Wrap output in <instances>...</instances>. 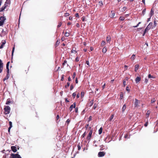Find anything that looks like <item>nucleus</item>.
<instances>
[{
    "label": "nucleus",
    "instance_id": "1",
    "mask_svg": "<svg viewBox=\"0 0 158 158\" xmlns=\"http://www.w3.org/2000/svg\"><path fill=\"white\" fill-rule=\"evenodd\" d=\"M4 113L5 114H9L10 112V107L9 106H5L4 108Z\"/></svg>",
    "mask_w": 158,
    "mask_h": 158
},
{
    "label": "nucleus",
    "instance_id": "2",
    "mask_svg": "<svg viewBox=\"0 0 158 158\" xmlns=\"http://www.w3.org/2000/svg\"><path fill=\"white\" fill-rule=\"evenodd\" d=\"M10 158H22L20 155L18 154H10Z\"/></svg>",
    "mask_w": 158,
    "mask_h": 158
},
{
    "label": "nucleus",
    "instance_id": "3",
    "mask_svg": "<svg viewBox=\"0 0 158 158\" xmlns=\"http://www.w3.org/2000/svg\"><path fill=\"white\" fill-rule=\"evenodd\" d=\"M6 19L5 17L1 16L0 17V26L3 25Z\"/></svg>",
    "mask_w": 158,
    "mask_h": 158
},
{
    "label": "nucleus",
    "instance_id": "4",
    "mask_svg": "<svg viewBox=\"0 0 158 158\" xmlns=\"http://www.w3.org/2000/svg\"><path fill=\"white\" fill-rule=\"evenodd\" d=\"M7 30H5L4 31L3 29L2 30L1 33L0 34V36L1 37H3L5 36L7 33Z\"/></svg>",
    "mask_w": 158,
    "mask_h": 158
},
{
    "label": "nucleus",
    "instance_id": "5",
    "mask_svg": "<svg viewBox=\"0 0 158 158\" xmlns=\"http://www.w3.org/2000/svg\"><path fill=\"white\" fill-rule=\"evenodd\" d=\"M105 152H100L98 154V156L99 157H102L104 156L105 155Z\"/></svg>",
    "mask_w": 158,
    "mask_h": 158
},
{
    "label": "nucleus",
    "instance_id": "6",
    "mask_svg": "<svg viewBox=\"0 0 158 158\" xmlns=\"http://www.w3.org/2000/svg\"><path fill=\"white\" fill-rule=\"evenodd\" d=\"M92 134V130H91L90 131L89 133L88 134V135L86 139L87 140H89L90 139V138L91 137Z\"/></svg>",
    "mask_w": 158,
    "mask_h": 158
},
{
    "label": "nucleus",
    "instance_id": "7",
    "mask_svg": "<svg viewBox=\"0 0 158 158\" xmlns=\"http://www.w3.org/2000/svg\"><path fill=\"white\" fill-rule=\"evenodd\" d=\"M140 103V101L138 100L135 99V102L134 106L135 107H138V104Z\"/></svg>",
    "mask_w": 158,
    "mask_h": 158
},
{
    "label": "nucleus",
    "instance_id": "8",
    "mask_svg": "<svg viewBox=\"0 0 158 158\" xmlns=\"http://www.w3.org/2000/svg\"><path fill=\"white\" fill-rule=\"evenodd\" d=\"M75 107H76V103L74 102L73 103V104L71 105L70 106L69 110H70V111H71L72 110L73 108H75Z\"/></svg>",
    "mask_w": 158,
    "mask_h": 158
},
{
    "label": "nucleus",
    "instance_id": "9",
    "mask_svg": "<svg viewBox=\"0 0 158 158\" xmlns=\"http://www.w3.org/2000/svg\"><path fill=\"white\" fill-rule=\"evenodd\" d=\"M1 43L2 44L0 46V49H2L4 45L6 43V41L5 40H2Z\"/></svg>",
    "mask_w": 158,
    "mask_h": 158
},
{
    "label": "nucleus",
    "instance_id": "10",
    "mask_svg": "<svg viewBox=\"0 0 158 158\" xmlns=\"http://www.w3.org/2000/svg\"><path fill=\"white\" fill-rule=\"evenodd\" d=\"M11 148L12 151L14 152H16L17 151L16 147L15 146H11Z\"/></svg>",
    "mask_w": 158,
    "mask_h": 158
},
{
    "label": "nucleus",
    "instance_id": "11",
    "mask_svg": "<svg viewBox=\"0 0 158 158\" xmlns=\"http://www.w3.org/2000/svg\"><path fill=\"white\" fill-rule=\"evenodd\" d=\"M115 13L114 11L113 10H111L110 12V16L112 18L115 15Z\"/></svg>",
    "mask_w": 158,
    "mask_h": 158
},
{
    "label": "nucleus",
    "instance_id": "12",
    "mask_svg": "<svg viewBox=\"0 0 158 158\" xmlns=\"http://www.w3.org/2000/svg\"><path fill=\"white\" fill-rule=\"evenodd\" d=\"M141 80V78L140 77H138L135 79V81L136 83H139Z\"/></svg>",
    "mask_w": 158,
    "mask_h": 158
},
{
    "label": "nucleus",
    "instance_id": "13",
    "mask_svg": "<svg viewBox=\"0 0 158 158\" xmlns=\"http://www.w3.org/2000/svg\"><path fill=\"white\" fill-rule=\"evenodd\" d=\"M7 6H6V5L4 4V5L0 9V12L3 11Z\"/></svg>",
    "mask_w": 158,
    "mask_h": 158
},
{
    "label": "nucleus",
    "instance_id": "14",
    "mask_svg": "<svg viewBox=\"0 0 158 158\" xmlns=\"http://www.w3.org/2000/svg\"><path fill=\"white\" fill-rule=\"evenodd\" d=\"M152 25V22H150L149 23L147 27L150 30L151 28Z\"/></svg>",
    "mask_w": 158,
    "mask_h": 158
},
{
    "label": "nucleus",
    "instance_id": "15",
    "mask_svg": "<svg viewBox=\"0 0 158 158\" xmlns=\"http://www.w3.org/2000/svg\"><path fill=\"white\" fill-rule=\"evenodd\" d=\"M10 0H6V2H5V5H6V6H7V4H9L10 5Z\"/></svg>",
    "mask_w": 158,
    "mask_h": 158
},
{
    "label": "nucleus",
    "instance_id": "16",
    "mask_svg": "<svg viewBox=\"0 0 158 158\" xmlns=\"http://www.w3.org/2000/svg\"><path fill=\"white\" fill-rule=\"evenodd\" d=\"M94 100H92L89 102V106H91L93 105L94 103Z\"/></svg>",
    "mask_w": 158,
    "mask_h": 158
},
{
    "label": "nucleus",
    "instance_id": "17",
    "mask_svg": "<svg viewBox=\"0 0 158 158\" xmlns=\"http://www.w3.org/2000/svg\"><path fill=\"white\" fill-rule=\"evenodd\" d=\"M139 65L138 64H136L135 66V72H137L139 68Z\"/></svg>",
    "mask_w": 158,
    "mask_h": 158
},
{
    "label": "nucleus",
    "instance_id": "18",
    "mask_svg": "<svg viewBox=\"0 0 158 158\" xmlns=\"http://www.w3.org/2000/svg\"><path fill=\"white\" fill-rule=\"evenodd\" d=\"M77 52L76 50V48H75V49H72L71 50V53H73L74 54H75Z\"/></svg>",
    "mask_w": 158,
    "mask_h": 158
},
{
    "label": "nucleus",
    "instance_id": "19",
    "mask_svg": "<svg viewBox=\"0 0 158 158\" xmlns=\"http://www.w3.org/2000/svg\"><path fill=\"white\" fill-rule=\"evenodd\" d=\"M126 108V105L125 104L123 106V107L122 108V111L123 112H124Z\"/></svg>",
    "mask_w": 158,
    "mask_h": 158
},
{
    "label": "nucleus",
    "instance_id": "20",
    "mask_svg": "<svg viewBox=\"0 0 158 158\" xmlns=\"http://www.w3.org/2000/svg\"><path fill=\"white\" fill-rule=\"evenodd\" d=\"M114 116V114H111L110 117V118L109 119V121H111L112 119L113 118Z\"/></svg>",
    "mask_w": 158,
    "mask_h": 158
},
{
    "label": "nucleus",
    "instance_id": "21",
    "mask_svg": "<svg viewBox=\"0 0 158 158\" xmlns=\"http://www.w3.org/2000/svg\"><path fill=\"white\" fill-rule=\"evenodd\" d=\"M110 36H108L107 37L106 40L107 42H110Z\"/></svg>",
    "mask_w": 158,
    "mask_h": 158
},
{
    "label": "nucleus",
    "instance_id": "22",
    "mask_svg": "<svg viewBox=\"0 0 158 158\" xmlns=\"http://www.w3.org/2000/svg\"><path fill=\"white\" fill-rule=\"evenodd\" d=\"M107 51L106 48L105 47H104L102 50V52L103 53H105Z\"/></svg>",
    "mask_w": 158,
    "mask_h": 158
},
{
    "label": "nucleus",
    "instance_id": "23",
    "mask_svg": "<svg viewBox=\"0 0 158 158\" xmlns=\"http://www.w3.org/2000/svg\"><path fill=\"white\" fill-rule=\"evenodd\" d=\"M150 113V111L149 110H148L147 111V112L146 113V116L147 118H148L149 115Z\"/></svg>",
    "mask_w": 158,
    "mask_h": 158
},
{
    "label": "nucleus",
    "instance_id": "24",
    "mask_svg": "<svg viewBox=\"0 0 158 158\" xmlns=\"http://www.w3.org/2000/svg\"><path fill=\"white\" fill-rule=\"evenodd\" d=\"M9 77V74H7L6 76V77H5L3 79V81H5V80H7L8 79Z\"/></svg>",
    "mask_w": 158,
    "mask_h": 158
},
{
    "label": "nucleus",
    "instance_id": "25",
    "mask_svg": "<svg viewBox=\"0 0 158 158\" xmlns=\"http://www.w3.org/2000/svg\"><path fill=\"white\" fill-rule=\"evenodd\" d=\"M11 102L10 101V99H8L6 101V104L9 105L10 103Z\"/></svg>",
    "mask_w": 158,
    "mask_h": 158
},
{
    "label": "nucleus",
    "instance_id": "26",
    "mask_svg": "<svg viewBox=\"0 0 158 158\" xmlns=\"http://www.w3.org/2000/svg\"><path fill=\"white\" fill-rule=\"evenodd\" d=\"M70 33L69 32H66L64 34V36L65 37H68Z\"/></svg>",
    "mask_w": 158,
    "mask_h": 158
},
{
    "label": "nucleus",
    "instance_id": "27",
    "mask_svg": "<svg viewBox=\"0 0 158 158\" xmlns=\"http://www.w3.org/2000/svg\"><path fill=\"white\" fill-rule=\"evenodd\" d=\"M154 14V12L152 10V9H151L150 12V16L151 17Z\"/></svg>",
    "mask_w": 158,
    "mask_h": 158
},
{
    "label": "nucleus",
    "instance_id": "28",
    "mask_svg": "<svg viewBox=\"0 0 158 158\" xmlns=\"http://www.w3.org/2000/svg\"><path fill=\"white\" fill-rule=\"evenodd\" d=\"M102 127L100 128L98 131V133L99 135L101 134L102 132Z\"/></svg>",
    "mask_w": 158,
    "mask_h": 158
},
{
    "label": "nucleus",
    "instance_id": "29",
    "mask_svg": "<svg viewBox=\"0 0 158 158\" xmlns=\"http://www.w3.org/2000/svg\"><path fill=\"white\" fill-rule=\"evenodd\" d=\"M125 18L124 17L120 16L119 18V20L121 21H123L124 20Z\"/></svg>",
    "mask_w": 158,
    "mask_h": 158
},
{
    "label": "nucleus",
    "instance_id": "30",
    "mask_svg": "<svg viewBox=\"0 0 158 158\" xmlns=\"http://www.w3.org/2000/svg\"><path fill=\"white\" fill-rule=\"evenodd\" d=\"M106 44V43L104 41H102V42L101 44V46H104Z\"/></svg>",
    "mask_w": 158,
    "mask_h": 158
},
{
    "label": "nucleus",
    "instance_id": "31",
    "mask_svg": "<svg viewBox=\"0 0 158 158\" xmlns=\"http://www.w3.org/2000/svg\"><path fill=\"white\" fill-rule=\"evenodd\" d=\"M135 54H133L131 57V59L132 60H134L135 59Z\"/></svg>",
    "mask_w": 158,
    "mask_h": 158
},
{
    "label": "nucleus",
    "instance_id": "32",
    "mask_svg": "<svg viewBox=\"0 0 158 158\" xmlns=\"http://www.w3.org/2000/svg\"><path fill=\"white\" fill-rule=\"evenodd\" d=\"M148 77L149 78H155V77H154L153 76H152L150 74H148Z\"/></svg>",
    "mask_w": 158,
    "mask_h": 158
},
{
    "label": "nucleus",
    "instance_id": "33",
    "mask_svg": "<svg viewBox=\"0 0 158 158\" xmlns=\"http://www.w3.org/2000/svg\"><path fill=\"white\" fill-rule=\"evenodd\" d=\"M15 49V46H14L13 47V49H12V55H11L12 57V56L13 55V53H14V52Z\"/></svg>",
    "mask_w": 158,
    "mask_h": 158
},
{
    "label": "nucleus",
    "instance_id": "34",
    "mask_svg": "<svg viewBox=\"0 0 158 158\" xmlns=\"http://www.w3.org/2000/svg\"><path fill=\"white\" fill-rule=\"evenodd\" d=\"M0 67H3V63L1 60H0Z\"/></svg>",
    "mask_w": 158,
    "mask_h": 158
},
{
    "label": "nucleus",
    "instance_id": "35",
    "mask_svg": "<svg viewBox=\"0 0 158 158\" xmlns=\"http://www.w3.org/2000/svg\"><path fill=\"white\" fill-rule=\"evenodd\" d=\"M60 40H58L56 41V46H58L59 45V44H60Z\"/></svg>",
    "mask_w": 158,
    "mask_h": 158
},
{
    "label": "nucleus",
    "instance_id": "36",
    "mask_svg": "<svg viewBox=\"0 0 158 158\" xmlns=\"http://www.w3.org/2000/svg\"><path fill=\"white\" fill-rule=\"evenodd\" d=\"M70 83L69 82H67V85H65V88H67L70 85Z\"/></svg>",
    "mask_w": 158,
    "mask_h": 158
},
{
    "label": "nucleus",
    "instance_id": "37",
    "mask_svg": "<svg viewBox=\"0 0 158 158\" xmlns=\"http://www.w3.org/2000/svg\"><path fill=\"white\" fill-rule=\"evenodd\" d=\"M62 24V22H60L59 23L58 25H57V27L59 28V27H60L61 26Z\"/></svg>",
    "mask_w": 158,
    "mask_h": 158
},
{
    "label": "nucleus",
    "instance_id": "38",
    "mask_svg": "<svg viewBox=\"0 0 158 158\" xmlns=\"http://www.w3.org/2000/svg\"><path fill=\"white\" fill-rule=\"evenodd\" d=\"M70 122V120L69 119H68L66 121V123L67 124V125H68L69 124V123Z\"/></svg>",
    "mask_w": 158,
    "mask_h": 158
},
{
    "label": "nucleus",
    "instance_id": "39",
    "mask_svg": "<svg viewBox=\"0 0 158 158\" xmlns=\"http://www.w3.org/2000/svg\"><path fill=\"white\" fill-rule=\"evenodd\" d=\"M98 4L100 6H102L103 3L102 1H100L98 2Z\"/></svg>",
    "mask_w": 158,
    "mask_h": 158
},
{
    "label": "nucleus",
    "instance_id": "40",
    "mask_svg": "<svg viewBox=\"0 0 158 158\" xmlns=\"http://www.w3.org/2000/svg\"><path fill=\"white\" fill-rule=\"evenodd\" d=\"M78 149V150H80L81 149V147L80 145V143H79L77 145Z\"/></svg>",
    "mask_w": 158,
    "mask_h": 158
},
{
    "label": "nucleus",
    "instance_id": "41",
    "mask_svg": "<svg viewBox=\"0 0 158 158\" xmlns=\"http://www.w3.org/2000/svg\"><path fill=\"white\" fill-rule=\"evenodd\" d=\"M86 132H85L83 134L81 135V137L83 138H84L85 136L86 135Z\"/></svg>",
    "mask_w": 158,
    "mask_h": 158
},
{
    "label": "nucleus",
    "instance_id": "42",
    "mask_svg": "<svg viewBox=\"0 0 158 158\" xmlns=\"http://www.w3.org/2000/svg\"><path fill=\"white\" fill-rule=\"evenodd\" d=\"M126 80L124 79L123 81V84L124 86V87H125L126 85Z\"/></svg>",
    "mask_w": 158,
    "mask_h": 158
},
{
    "label": "nucleus",
    "instance_id": "43",
    "mask_svg": "<svg viewBox=\"0 0 158 158\" xmlns=\"http://www.w3.org/2000/svg\"><path fill=\"white\" fill-rule=\"evenodd\" d=\"M69 14L68 13H66L64 14V16L65 17L69 16Z\"/></svg>",
    "mask_w": 158,
    "mask_h": 158
},
{
    "label": "nucleus",
    "instance_id": "44",
    "mask_svg": "<svg viewBox=\"0 0 158 158\" xmlns=\"http://www.w3.org/2000/svg\"><path fill=\"white\" fill-rule=\"evenodd\" d=\"M76 94L75 92L73 93L72 94V96L73 97V98H75V96H76Z\"/></svg>",
    "mask_w": 158,
    "mask_h": 158
},
{
    "label": "nucleus",
    "instance_id": "45",
    "mask_svg": "<svg viewBox=\"0 0 158 158\" xmlns=\"http://www.w3.org/2000/svg\"><path fill=\"white\" fill-rule=\"evenodd\" d=\"M9 64H10L9 61L7 62L6 64V68H9Z\"/></svg>",
    "mask_w": 158,
    "mask_h": 158
},
{
    "label": "nucleus",
    "instance_id": "46",
    "mask_svg": "<svg viewBox=\"0 0 158 158\" xmlns=\"http://www.w3.org/2000/svg\"><path fill=\"white\" fill-rule=\"evenodd\" d=\"M64 75L63 74L61 76V80H60L61 81H63V80L64 79Z\"/></svg>",
    "mask_w": 158,
    "mask_h": 158
},
{
    "label": "nucleus",
    "instance_id": "47",
    "mask_svg": "<svg viewBox=\"0 0 158 158\" xmlns=\"http://www.w3.org/2000/svg\"><path fill=\"white\" fill-rule=\"evenodd\" d=\"M9 123L10 125V127H9L11 128L12 127V123L10 121L9 122Z\"/></svg>",
    "mask_w": 158,
    "mask_h": 158
},
{
    "label": "nucleus",
    "instance_id": "48",
    "mask_svg": "<svg viewBox=\"0 0 158 158\" xmlns=\"http://www.w3.org/2000/svg\"><path fill=\"white\" fill-rule=\"evenodd\" d=\"M76 73L75 72L73 73V79H74L75 78V76H76Z\"/></svg>",
    "mask_w": 158,
    "mask_h": 158
},
{
    "label": "nucleus",
    "instance_id": "49",
    "mask_svg": "<svg viewBox=\"0 0 158 158\" xmlns=\"http://www.w3.org/2000/svg\"><path fill=\"white\" fill-rule=\"evenodd\" d=\"M6 72L7 74H9V68H6Z\"/></svg>",
    "mask_w": 158,
    "mask_h": 158
},
{
    "label": "nucleus",
    "instance_id": "50",
    "mask_svg": "<svg viewBox=\"0 0 158 158\" xmlns=\"http://www.w3.org/2000/svg\"><path fill=\"white\" fill-rule=\"evenodd\" d=\"M127 9V7H123L122 9V10L123 11H125Z\"/></svg>",
    "mask_w": 158,
    "mask_h": 158
},
{
    "label": "nucleus",
    "instance_id": "51",
    "mask_svg": "<svg viewBox=\"0 0 158 158\" xmlns=\"http://www.w3.org/2000/svg\"><path fill=\"white\" fill-rule=\"evenodd\" d=\"M73 85H71L70 86V90H72L73 89Z\"/></svg>",
    "mask_w": 158,
    "mask_h": 158
},
{
    "label": "nucleus",
    "instance_id": "52",
    "mask_svg": "<svg viewBox=\"0 0 158 158\" xmlns=\"http://www.w3.org/2000/svg\"><path fill=\"white\" fill-rule=\"evenodd\" d=\"M149 30V29H148L147 27H146V28L145 29L144 31L146 33L147 31H148Z\"/></svg>",
    "mask_w": 158,
    "mask_h": 158
},
{
    "label": "nucleus",
    "instance_id": "53",
    "mask_svg": "<svg viewBox=\"0 0 158 158\" xmlns=\"http://www.w3.org/2000/svg\"><path fill=\"white\" fill-rule=\"evenodd\" d=\"M3 69V67H0V73L2 72V70Z\"/></svg>",
    "mask_w": 158,
    "mask_h": 158
},
{
    "label": "nucleus",
    "instance_id": "54",
    "mask_svg": "<svg viewBox=\"0 0 158 158\" xmlns=\"http://www.w3.org/2000/svg\"><path fill=\"white\" fill-rule=\"evenodd\" d=\"M79 58L78 57H77L75 59V61L77 62H78L79 61Z\"/></svg>",
    "mask_w": 158,
    "mask_h": 158
},
{
    "label": "nucleus",
    "instance_id": "55",
    "mask_svg": "<svg viewBox=\"0 0 158 158\" xmlns=\"http://www.w3.org/2000/svg\"><path fill=\"white\" fill-rule=\"evenodd\" d=\"M148 79H147V78H145V80H144V82L145 83L147 84L148 82Z\"/></svg>",
    "mask_w": 158,
    "mask_h": 158
},
{
    "label": "nucleus",
    "instance_id": "56",
    "mask_svg": "<svg viewBox=\"0 0 158 158\" xmlns=\"http://www.w3.org/2000/svg\"><path fill=\"white\" fill-rule=\"evenodd\" d=\"M78 108L77 107L75 108V111L76 113H77L78 112Z\"/></svg>",
    "mask_w": 158,
    "mask_h": 158
},
{
    "label": "nucleus",
    "instance_id": "57",
    "mask_svg": "<svg viewBox=\"0 0 158 158\" xmlns=\"http://www.w3.org/2000/svg\"><path fill=\"white\" fill-rule=\"evenodd\" d=\"M156 101V100L155 99V98H154L153 99H152V100H151V103H154V102H155Z\"/></svg>",
    "mask_w": 158,
    "mask_h": 158
},
{
    "label": "nucleus",
    "instance_id": "58",
    "mask_svg": "<svg viewBox=\"0 0 158 158\" xmlns=\"http://www.w3.org/2000/svg\"><path fill=\"white\" fill-rule=\"evenodd\" d=\"M120 97H121V99H122V98L123 97V94L121 92V94H120Z\"/></svg>",
    "mask_w": 158,
    "mask_h": 158
},
{
    "label": "nucleus",
    "instance_id": "59",
    "mask_svg": "<svg viewBox=\"0 0 158 158\" xmlns=\"http://www.w3.org/2000/svg\"><path fill=\"white\" fill-rule=\"evenodd\" d=\"M148 122H146L145 124H144V126L145 127H146L148 125Z\"/></svg>",
    "mask_w": 158,
    "mask_h": 158
},
{
    "label": "nucleus",
    "instance_id": "60",
    "mask_svg": "<svg viewBox=\"0 0 158 158\" xmlns=\"http://www.w3.org/2000/svg\"><path fill=\"white\" fill-rule=\"evenodd\" d=\"M154 24L155 27L156 26V25H157V23H156V22L155 20H154Z\"/></svg>",
    "mask_w": 158,
    "mask_h": 158
},
{
    "label": "nucleus",
    "instance_id": "61",
    "mask_svg": "<svg viewBox=\"0 0 158 158\" xmlns=\"http://www.w3.org/2000/svg\"><path fill=\"white\" fill-rule=\"evenodd\" d=\"M67 61L66 60H65L64 61V62H63V63L62 64V65L64 66V64L67 63Z\"/></svg>",
    "mask_w": 158,
    "mask_h": 158
},
{
    "label": "nucleus",
    "instance_id": "62",
    "mask_svg": "<svg viewBox=\"0 0 158 158\" xmlns=\"http://www.w3.org/2000/svg\"><path fill=\"white\" fill-rule=\"evenodd\" d=\"M89 121H91L92 120V117L91 116H89Z\"/></svg>",
    "mask_w": 158,
    "mask_h": 158
},
{
    "label": "nucleus",
    "instance_id": "63",
    "mask_svg": "<svg viewBox=\"0 0 158 158\" xmlns=\"http://www.w3.org/2000/svg\"><path fill=\"white\" fill-rule=\"evenodd\" d=\"M89 124H86L85 126V128L86 129H88V128L89 127Z\"/></svg>",
    "mask_w": 158,
    "mask_h": 158
},
{
    "label": "nucleus",
    "instance_id": "64",
    "mask_svg": "<svg viewBox=\"0 0 158 158\" xmlns=\"http://www.w3.org/2000/svg\"><path fill=\"white\" fill-rule=\"evenodd\" d=\"M75 16L77 17H79V15L78 13H77L75 14Z\"/></svg>",
    "mask_w": 158,
    "mask_h": 158
}]
</instances>
